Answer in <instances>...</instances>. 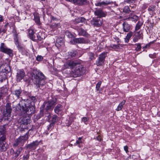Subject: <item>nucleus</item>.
I'll return each instance as SVG.
<instances>
[{
	"label": "nucleus",
	"instance_id": "393cba45",
	"mask_svg": "<svg viewBox=\"0 0 160 160\" xmlns=\"http://www.w3.org/2000/svg\"><path fill=\"white\" fill-rule=\"evenodd\" d=\"M105 61L98 57L97 60L96 62V64L97 66H100L103 65Z\"/></svg>",
	"mask_w": 160,
	"mask_h": 160
},
{
	"label": "nucleus",
	"instance_id": "412c9836",
	"mask_svg": "<svg viewBox=\"0 0 160 160\" xmlns=\"http://www.w3.org/2000/svg\"><path fill=\"white\" fill-rule=\"evenodd\" d=\"M110 3V2L107 1L105 2H98L95 3V5L96 6H98L100 7H103L104 6H106L108 5Z\"/></svg>",
	"mask_w": 160,
	"mask_h": 160
},
{
	"label": "nucleus",
	"instance_id": "2f4dec72",
	"mask_svg": "<svg viewBox=\"0 0 160 160\" xmlns=\"http://www.w3.org/2000/svg\"><path fill=\"white\" fill-rule=\"evenodd\" d=\"M8 91V89L7 88H3L2 89L1 91L0 92V100L1 99L2 96V94H5Z\"/></svg>",
	"mask_w": 160,
	"mask_h": 160
},
{
	"label": "nucleus",
	"instance_id": "69168bd1",
	"mask_svg": "<svg viewBox=\"0 0 160 160\" xmlns=\"http://www.w3.org/2000/svg\"><path fill=\"white\" fill-rule=\"evenodd\" d=\"M149 56H150V57H151V55H149Z\"/></svg>",
	"mask_w": 160,
	"mask_h": 160
},
{
	"label": "nucleus",
	"instance_id": "f3484780",
	"mask_svg": "<svg viewBox=\"0 0 160 160\" xmlns=\"http://www.w3.org/2000/svg\"><path fill=\"white\" fill-rule=\"evenodd\" d=\"M39 142L38 141H36L35 142H33L30 144H28L27 146V148H29L30 149L32 148L34 149L36 148V147L39 145Z\"/></svg>",
	"mask_w": 160,
	"mask_h": 160
},
{
	"label": "nucleus",
	"instance_id": "3c124183",
	"mask_svg": "<svg viewBox=\"0 0 160 160\" xmlns=\"http://www.w3.org/2000/svg\"><path fill=\"white\" fill-rule=\"evenodd\" d=\"M54 123L52 122H51L49 125V126L48 127V129L49 130L50 129H52L53 127Z\"/></svg>",
	"mask_w": 160,
	"mask_h": 160
},
{
	"label": "nucleus",
	"instance_id": "c03bdc74",
	"mask_svg": "<svg viewBox=\"0 0 160 160\" xmlns=\"http://www.w3.org/2000/svg\"><path fill=\"white\" fill-rule=\"evenodd\" d=\"M155 6L154 5H151L148 8V11H153L155 10Z\"/></svg>",
	"mask_w": 160,
	"mask_h": 160
},
{
	"label": "nucleus",
	"instance_id": "338daca9",
	"mask_svg": "<svg viewBox=\"0 0 160 160\" xmlns=\"http://www.w3.org/2000/svg\"><path fill=\"white\" fill-rule=\"evenodd\" d=\"M10 52H11V50Z\"/></svg>",
	"mask_w": 160,
	"mask_h": 160
},
{
	"label": "nucleus",
	"instance_id": "4c0bfd02",
	"mask_svg": "<svg viewBox=\"0 0 160 160\" xmlns=\"http://www.w3.org/2000/svg\"><path fill=\"white\" fill-rule=\"evenodd\" d=\"M85 19L84 18L81 17L78 19H76L75 22L76 23H78L80 22H82L84 21Z\"/></svg>",
	"mask_w": 160,
	"mask_h": 160
},
{
	"label": "nucleus",
	"instance_id": "cd10ccee",
	"mask_svg": "<svg viewBox=\"0 0 160 160\" xmlns=\"http://www.w3.org/2000/svg\"><path fill=\"white\" fill-rule=\"evenodd\" d=\"M22 92V90L20 88L18 89L15 90L13 94L16 95L17 97V98H18L19 97Z\"/></svg>",
	"mask_w": 160,
	"mask_h": 160
},
{
	"label": "nucleus",
	"instance_id": "bf43d9fd",
	"mask_svg": "<svg viewBox=\"0 0 160 160\" xmlns=\"http://www.w3.org/2000/svg\"><path fill=\"white\" fill-rule=\"evenodd\" d=\"M3 21L2 17L0 15V22H2Z\"/></svg>",
	"mask_w": 160,
	"mask_h": 160
},
{
	"label": "nucleus",
	"instance_id": "20e7f679",
	"mask_svg": "<svg viewBox=\"0 0 160 160\" xmlns=\"http://www.w3.org/2000/svg\"><path fill=\"white\" fill-rule=\"evenodd\" d=\"M28 132L24 136L21 137L17 139L13 143V146L16 147L18 146H23L26 141L28 139Z\"/></svg>",
	"mask_w": 160,
	"mask_h": 160
},
{
	"label": "nucleus",
	"instance_id": "49530a36",
	"mask_svg": "<svg viewBox=\"0 0 160 160\" xmlns=\"http://www.w3.org/2000/svg\"><path fill=\"white\" fill-rule=\"evenodd\" d=\"M120 44H118V45L113 44L111 45V47L114 49H116L118 48H120Z\"/></svg>",
	"mask_w": 160,
	"mask_h": 160
},
{
	"label": "nucleus",
	"instance_id": "ddd939ff",
	"mask_svg": "<svg viewBox=\"0 0 160 160\" xmlns=\"http://www.w3.org/2000/svg\"><path fill=\"white\" fill-rule=\"evenodd\" d=\"M94 14L96 16H98V18H99L105 17L106 15L105 12H104L101 9H100L96 10L94 12Z\"/></svg>",
	"mask_w": 160,
	"mask_h": 160
},
{
	"label": "nucleus",
	"instance_id": "a878e982",
	"mask_svg": "<svg viewBox=\"0 0 160 160\" xmlns=\"http://www.w3.org/2000/svg\"><path fill=\"white\" fill-rule=\"evenodd\" d=\"M126 102V101L123 100L122 101L119 105L118 107L116 108V110L117 111H119L121 110L122 107H123V105L125 104Z\"/></svg>",
	"mask_w": 160,
	"mask_h": 160
},
{
	"label": "nucleus",
	"instance_id": "9b49d317",
	"mask_svg": "<svg viewBox=\"0 0 160 160\" xmlns=\"http://www.w3.org/2000/svg\"><path fill=\"white\" fill-rule=\"evenodd\" d=\"M75 43H87L89 42V41L87 39H85L84 38H76L73 40Z\"/></svg>",
	"mask_w": 160,
	"mask_h": 160
},
{
	"label": "nucleus",
	"instance_id": "2eb2a0df",
	"mask_svg": "<svg viewBox=\"0 0 160 160\" xmlns=\"http://www.w3.org/2000/svg\"><path fill=\"white\" fill-rule=\"evenodd\" d=\"M122 27L123 31L126 32H128L131 28V25L126 22L123 23Z\"/></svg>",
	"mask_w": 160,
	"mask_h": 160
},
{
	"label": "nucleus",
	"instance_id": "c756f323",
	"mask_svg": "<svg viewBox=\"0 0 160 160\" xmlns=\"http://www.w3.org/2000/svg\"><path fill=\"white\" fill-rule=\"evenodd\" d=\"M107 52H102L101 54L99 55V57L101 59L105 61V58L107 56Z\"/></svg>",
	"mask_w": 160,
	"mask_h": 160
},
{
	"label": "nucleus",
	"instance_id": "c9c22d12",
	"mask_svg": "<svg viewBox=\"0 0 160 160\" xmlns=\"http://www.w3.org/2000/svg\"><path fill=\"white\" fill-rule=\"evenodd\" d=\"M65 34L66 36L70 38H72L74 37V36L70 32L68 31H66L65 32Z\"/></svg>",
	"mask_w": 160,
	"mask_h": 160
},
{
	"label": "nucleus",
	"instance_id": "ea45409f",
	"mask_svg": "<svg viewBox=\"0 0 160 160\" xmlns=\"http://www.w3.org/2000/svg\"><path fill=\"white\" fill-rule=\"evenodd\" d=\"M58 117L57 115H54L53 116L52 118V122L54 123L58 120Z\"/></svg>",
	"mask_w": 160,
	"mask_h": 160
},
{
	"label": "nucleus",
	"instance_id": "7ed1b4c3",
	"mask_svg": "<svg viewBox=\"0 0 160 160\" xmlns=\"http://www.w3.org/2000/svg\"><path fill=\"white\" fill-rule=\"evenodd\" d=\"M75 67V68L72 71V75L74 77H79L84 73L83 68L79 62L78 61V63Z\"/></svg>",
	"mask_w": 160,
	"mask_h": 160
},
{
	"label": "nucleus",
	"instance_id": "13d9d810",
	"mask_svg": "<svg viewBox=\"0 0 160 160\" xmlns=\"http://www.w3.org/2000/svg\"><path fill=\"white\" fill-rule=\"evenodd\" d=\"M97 139L98 141H100L101 140V138L100 136H98L97 137Z\"/></svg>",
	"mask_w": 160,
	"mask_h": 160
},
{
	"label": "nucleus",
	"instance_id": "1a4fd4ad",
	"mask_svg": "<svg viewBox=\"0 0 160 160\" xmlns=\"http://www.w3.org/2000/svg\"><path fill=\"white\" fill-rule=\"evenodd\" d=\"M25 76V72L23 69H18L17 71V80L20 82L24 78Z\"/></svg>",
	"mask_w": 160,
	"mask_h": 160
},
{
	"label": "nucleus",
	"instance_id": "423d86ee",
	"mask_svg": "<svg viewBox=\"0 0 160 160\" xmlns=\"http://www.w3.org/2000/svg\"><path fill=\"white\" fill-rule=\"evenodd\" d=\"M90 22L94 27H99L102 23V19L99 18H93L91 20Z\"/></svg>",
	"mask_w": 160,
	"mask_h": 160
},
{
	"label": "nucleus",
	"instance_id": "6ab92c4d",
	"mask_svg": "<svg viewBox=\"0 0 160 160\" xmlns=\"http://www.w3.org/2000/svg\"><path fill=\"white\" fill-rule=\"evenodd\" d=\"M63 107L61 104H58L55 107L54 111L56 113L58 114L59 112L62 111Z\"/></svg>",
	"mask_w": 160,
	"mask_h": 160
},
{
	"label": "nucleus",
	"instance_id": "37998d69",
	"mask_svg": "<svg viewBox=\"0 0 160 160\" xmlns=\"http://www.w3.org/2000/svg\"><path fill=\"white\" fill-rule=\"evenodd\" d=\"M123 11L126 13L130 11V9L129 7L128 6H125L123 9Z\"/></svg>",
	"mask_w": 160,
	"mask_h": 160
},
{
	"label": "nucleus",
	"instance_id": "4d7b16f0",
	"mask_svg": "<svg viewBox=\"0 0 160 160\" xmlns=\"http://www.w3.org/2000/svg\"><path fill=\"white\" fill-rule=\"evenodd\" d=\"M50 19H51V22H52V21H54V20H55L56 19V18H54L53 17L51 16H50Z\"/></svg>",
	"mask_w": 160,
	"mask_h": 160
},
{
	"label": "nucleus",
	"instance_id": "473e14b6",
	"mask_svg": "<svg viewBox=\"0 0 160 160\" xmlns=\"http://www.w3.org/2000/svg\"><path fill=\"white\" fill-rule=\"evenodd\" d=\"M34 20L36 23L38 25H40L41 22L40 20L39 17L38 15H34Z\"/></svg>",
	"mask_w": 160,
	"mask_h": 160
},
{
	"label": "nucleus",
	"instance_id": "39448f33",
	"mask_svg": "<svg viewBox=\"0 0 160 160\" xmlns=\"http://www.w3.org/2000/svg\"><path fill=\"white\" fill-rule=\"evenodd\" d=\"M57 99L53 98L52 100L45 103V106L47 110L52 109L55 106L56 104Z\"/></svg>",
	"mask_w": 160,
	"mask_h": 160
},
{
	"label": "nucleus",
	"instance_id": "680f3d73",
	"mask_svg": "<svg viewBox=\"0 0 160 160\" xmlns=\"http://www.w3.org/2000/svg\"><path fill=\"white\" fill-rule=\"evenodd\" d=\"M69 145H70V146L72 147V144H70Z\"/></svg>",
	"mask_w": 160,
	"mask_h": 160
},
{
	"label": "nucleus",
	"instance_id": "a211bd4d",
	"mask_svg": "<svg viewBox=\"0 0 160 160\" xmlns=\"http://www.w3.org/2000/svg\"><path fill=\"white\" fill-rule=\"evenodd\" d=\"M78 32L79 35L87 37H88L89 36L88 33L82 28H81L79 29Z\"/></svg>",
	"mask_w": 160,
	"mask_h": 160
},
{
	"label": "nucleus",
	"instance_id": "bb28decb",
	"mask_svg": "<svg viewBox=\"0 0 160 160\" xmlns=\"http://www.w3.org/2000/svg\"><path fill=\"white\" fill-rule=\"evenodd\" d=\"M82 137H79L78 138V139L76 141V142L74 144V146H76L78 145V146L79 147H81V146L80 145V144L82 143L83 142V140H82Z\"/></svg>",
	"mask_w": 160,
	"mask_h": 160
},
{
	"label": "nucleus",
	"instance_id": "864d4df0",
	"mask_svg": "<svg viewBox=\"0 0 160 160\" xmlns=\"http://www.w3.org/2000/svg\"><path fill=\"white\" fill-rule=\"evenodd\" d=\"M124 149L127 153L128 152V147L127 146H124Z\"/></svg>",
	"mask_w": 160,
	"mask_h": 160
},
{
	"label": "nucleus",
	"instance_id": "a19ab883",
	"mask_svg": "<svg viewBox=\"0 0 160 160\" xmlns=\"http://www.w3.org/2000/svg\"><path fill=\"white\" fill-rule=\"evenodd\" d=\"M35 40L33 41H41L43 39L42 38H41L40 35L38 34L37 35V37H35Z\"/></svg>",
	"mask_w": 160,
	"mask_h": 160
},
{
	"label": "nucleus",
	"instance_id": "603ef678",
	"mask_svg": "<svg viewBox=\"0 0 160 160\" xmlns=\"http://www.w3.org/2000/svg\"><path fill=\"white\" fill-rule=\"evenodd\" d=\"M66 125L68 127L72 123V121L71 120H68L66 122Z\"/></svg>",
	"mask_w": 160,
	"mask_h": 160
},
{
	"label": "nucleus",
	"instance_id": "b1692460",
	"mask_svg": "<svg viewBox=\"0 0 160 160\" xmlns=\"http://www.w3.org/2000/svg\"><path fill=\"white\" fill-rule=\"evenodd\" d=\"M132 35L133 32H129V33L127 34L126 38H124V41L126 43H128L129 42L130 38Z\"/></svg>",
	"mask_w": 160,
	"mask_h": 160
},
{
	"label": "nucleus",
	"instance_id": "8fccbe9b",
	"mask_svg": "<svg viewBox=\"0 0 160 160\" xmlns=\"http://www.w3.org/2000/svg\"><path fill=\"white\" fill-rule=\"evenodd\" d=\"M42 59L43 58L41 56H38L36 58V60L38 61H41Z\"/></svg>",
	"mask_w": 160,
	"mask_h": 160
},
{
	"label": "nucleus",
	"instance_id": "f704fd0d",
	"mask_svg": "<svg viewBox=\"0 0 160 160\" xmlns=\"http://www.w3.org/2000/svg\"><path fill=\"white\" fill-rule=\"evenodd\" d=\"M130 20L136 22L138 19V17L135 15H134L132 16L129 18Z\"/></svg>",
	"mask_w": 160,
	"mask_h": 160
},
{
	"label": "nucleus",
	"instance_id": "4be33fe9",
	"mask_svg": "<svg viewBox=\"0 0 160 160\" xmlns=\"http://www.w3.org/2000/svg\"><path fill=\"white\" fill-rule=\"evenodd\" d=\"M63 44V42L62 39L61 38H58L56 40V43L55 44L56 46L59 48Z\"/></svg>",
	"mask_w": 160,
	"mask_h": 160
},
{
	"label": "nucleus",
	"instance_id": "5fc2aeb1",
	"mask_svg": "<svg viewBox=\"0 0 160 160\" xmlns=\"http://www.w3.org/2000/svg\"><path fill=\"white\" fill-rule=\"evenodd\" d=\"M29 158V155L27 154L26 155H24L23 156V158H25L26 160H28Z\"/></svg>",
	"mask_w": 160,
	"mask_h": 160
},
{
	"label": "nucleus",
	"instance_id": "f03ea898",
	"mask_svg": "<svg viewBox=\"0 0 160 160\" xmlns=\"http://www.w3.org/2000/svg\"><path fill=\"white\" fill-rule=\"evenodd\" d=\"M17 110L25 111L28 114H31L34 113V108L32 106L30 105L28 99L21 100L16 108Z\"/></svg>",
	"mask_w": 160,
	"mask_h": 160
},
{
	"label": "nucleus",
	"instance_id": "0e129e2a",
	"mask_svg": "<svg viewBox=\"0 0 160 160\" xmlns=\"http://www.w3.org/2000/svg\"><path fill=\"white\" fill-rule=\"evenodd\" d=\"M1 32V30L0 29V33Z\"/></svg>",
	"mask_w": 160,
	"mask_h": 160
},
{
	"label": "nucleus",
	"instance_id": "6e6d98bb",
	"mask_svg": "<svg viewBox=\"0 0 160 160\" xmlns=\"http://www.w3.org/2000/svg\"><path fill=\"white\" fill-rule=\"evenodd\" d=\"M82 121L84 122H86L88 121V119L87 118L85 117H83L82 119Z\"/></svg>",
	"mask_w": 160,
	"mask_h": 160
},
{
	"label": "nucleus",
	"instance_id": "052dcab7",
	"mask_svg": "<svg viewBox=\"0 0 160 160\" xmlns=\"http://www.w3.org/2000/svg\"><path fill=\"white\" fill-rule=\"evenodd\" d=\"M149 46V45H146V46H145V48H147L148 47V46Z\"/></svg>",
	"mask_w": 160,
	"mask_h": 160
},
{
	"label": "nucleus",
	"instance_id": "72a5a7b5",
	"mask_svg": "<svg viewBox=\"0 0 160 160\" xmlns=\"http://www.w3.org/2000/svg\"><path fill=\"white\" fill-rule=\"evenodd\" d=\"M22 123L24 125H28L29 124L30 121V120L29 119H27L26 118H23L22 119Z\"/></svg>",
	"mask_w": 160,
	"mask_h": 160
},
{
	"label": "nucleus",
	"instance_id": "9d476101",
	"mask_svg": "<svg viewBox=\"0 0 160 160\" xmlns=\"http://www.w3.org/2000/svg\"><path fill=\"white\" fill-rule=\"evenodd\" d=\"M12 32V35L14 38L15 43L16 45L18 46L19 45L18 42V33H17L16 28L14 27H13Z\"/></svg>",
	"mask_w": 160,
	"mask_h": 160
},
{
	"label": "nucleus",
	"instance_id": "7c9ffc66",
	"mask_svg": "<svg viewBox=\"0 0 160 160\" xmlns=\"http://www.w3.org/2000/svg\"><path fill=\"white\" fill-rule=\"evenodd\" d=\"M23 148L21 147L19 148L17 150L15 153L14 157L16 158H17L20 154Z\"/></svg>",
	"mask_w": 160,
	"mask_h": 160
},
{
	"label": "nucleus",
	"instance_id": "0eeeda50",
	"mask_svg": "<svg viewBox=\"0 0 160 160\" xmlns=\"http://www.w3.org/2000/svg\"><path fill=\"white\" fill-rule=\"evenodd\" d=\"M78 63V61H77L68 60L64 64V69L72 68L76 66L77 64Z\"/></svg>",
	"mask_w": 160,
	"mask_h": 160
},
{
	"label": "nucleus",
	"instance_id": "6e6552de",
	"mask_svg": "<svg viewBox=\"0 0 160 160\" xmlns=\"http://www.w3.org/2000/svg\"><path fill=\"white\" fill-rule=\"evenodd\" d=\"M5 138V137L4 136H2L0 138V152L5 151L7 149V144L4 143Z\"/></svg>",
	"mask_w": 160,
	"mask_h": 160
},
{
	"label": "nucleus",
	"instance_id": "58836bf2",
	"mask_svg": "<svg viewBox=\"0 0 160 160\" xmlns=\"http://www.w3.org/2000/svg\"><path fill=\"white\" fill-rule=\"evenodd\" d=\"M89 57V59L91 60L95 59L94 54L92 52H89L88 53Z\"/></svg>",
	"mask_w": 160,
	"mask_h": 160
},
{
	"label": "nucleus",
	"instance_id": "aec40b11",
	"mask_svg": "<svg viewBox=\"0 0 160 160\" xmlns=\"http://www.w3.org/2000/svg\"><path fill=\"white\" fill-rule=\"evenodd\" d=\"M28 36L33 41L35 40V36L34 35L35 32L32 29H29L28 30Z\"/></svg>",
	"mask_w": 160,
	"mask_h": 160
},
{
	"label": "nucleus",
	"instance_id": "e433bc0d",
	"mask_svg": "<svg viewBox=\"0 0 160 160\" xmlns=\"http://www.w3.org/2000/svg\"><path fill=\"white\" fill-rule=\"evenodd\" d=\"M59 26V24L53 22V23L50 25V27L53 29H55Z\"/></svg>",
	"mask_w": 160,
	"mask_h": 160
},
{
	"label": "nucleus",
	"instance_id": "09e8293b",
	"mask_svg": "<svg viewBox=\"0 0 160 160\" xmlns=\"http://www.w3.org/2000/svg\"><path fill=\"white\" fill-rule=\"evenodd\" d=\"M30 98L31 100L33 102H35L37 101L36 97L34 96H32Z\"/></svg>",
	"mask_w": 160,
	"mask_h": 160
},
{
	"label": "nucleus",
	"instance_id": "4468645a",
	"mask_svg": "<svg viewBox=\"0 0 160 160\" xmlns=\"http://www.w3.org/2000/svg\"><path fill=\"white\" fill-rule=\"evenodd\" d=\"M0 50L2 52L8 54L9 55L10 53V49L8 48L4 44L2 43L0 47Z\"/></svg>",
	"mask_w": 160,
	"mask_h": 160
},
{
	"label": "nucleus",
	"instance_id": "a18cd8bd",
	"mask_svg": "<svg viewBox=\"0 0 160 160\" xmlns=\"http://www.w3.org/2000/svg\"><path fill=\"white\" fill-rule=\"evenodd\" d=\"M102 84V82L100 81L96 85V89L98 91L99 90V88L101 85Z\"/></svg>",
	"mask_w": 160,
	"mask_h": 160
},
{
	"label": "nucleus",
	"instance_id": "de8ad7c7",
	"mask_svg": "<svg viewBox=\"0 0 160 160\" xmlns=\"http://www.w3.org/2000/svg\"><path fill=\"white\" fill-rule=\"evenodd\" d=\"M136 45H137V47L136 48L135 50L137 51H139L141 48V44L140 43H138L136 44Z\"/></svg>",
	"mask_w": 160,
	"mask_h": 160
},
{
	"label": "nucleus",
	"instance_id": "f257e3e1",
	"mask_svg": "<svg viewBox=\"0 0 160 160\" xmlns=\"http://www.w3.org/2000/svg\"><path fill=\"white\" fill-rule=\"evenodd\" d=\"M31 75L34 83L38 85L41 89H43L46 87L44 82L45 77L42 72L34 69Z\"/></svg>",
	"mask_w": 160,
	"mask_h": 160
},
{
	"label": "nucleus",
	"instance_id": "dca6fc26",
	"mask_svg": "<svg viewBox=\"0 0 160 160\" xmlns=\"http://www.w3.org/2000/svg\"><path fill=\"white\" fill-rule=\"evenodd\" d=\"M4 119L8 120L10 118V108L9 106H7L4 114Z\"/></svg>",
	"mask_w": 160,
	"mask_h": 160
},
{
	"label": "nucleus",
	"instance_id": "c85d7f7f",
	"mask_svg": "<svg viewBox=\"0 0 160 160\" xmlns=\"http://www.w3.org/2000/svg\"><path fill=\"white\" fill-rule=\"evenodd\" d=\"M6 79L7 76L5 74L3 73L0 74V82H2Z\"/></svg>",
	"mask_w": 160,
	"mask_h": 160
},
{
	"label": "nucleus",
	"instance_id": "e2e57ef3",
	"mask_svg": "<svg viewBox=\"0 0 160 160\" xmlns=\"http://www.w3.org/2000/svg\"><path fill=\"white\" fill-rule=\"evenodd\" d=\"M23 160H26V159H25V158H23Z\"/></svg>",
	"mask_w": 160,
	"mask_h": 160
},
{
	"label": "nucleus",
	"instance_id": "f8f14e48",
	"mask_svg": "<svg viewBox=\"0 0 160 160\" xmlns=\"http://www.w3.org/2000/svg\"><path fill=\"white\" fill-rule=\"evenodd\" d=\"M143 38L142 34V32L140 31L136 32L134 34V37L133 38V40L134 42H136L138 40L140 39H142Z\"/></svg>",
	"mask_w": 160,
	"mask_h": 160
},
{
	"label": "nucleus",
	"instance_id": "79ce46f5",
	"mask_svg": "<svg viewBox=\"0 0 160 160\" xmlns=\"http://www.w3.org/2000/svg\"><path fill=\"white\" fill-rule=\"evenodd\" d=\"M142 25V23H140L139 22H138L136 26L135 30L137 31L139 30L140 28Z\"/></svg>",
	"mask_w": 160,
	"mask_h": 160
},
{
	"label": "nucleus",
	"instance_id": "5701e85b",
	"mask_svg": "<svg viewBox=\"0 0 160 160\" xmlns=\"http://www.w3.org/2000/svg\"><path fill=\"white\" fill-rule=\"evenodd\" d=\"M77 54V52L76 51H72L68 52L67 53L66 55L68 57V58H71L75 57Z\"/></svg>",
	"mask_w": 160,
	"mask_h": 160
}]
</instances>
